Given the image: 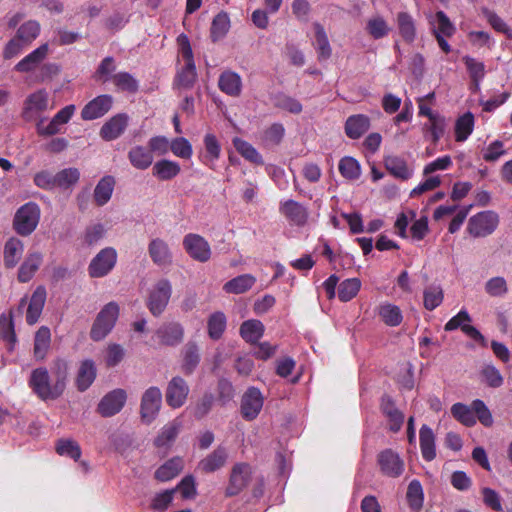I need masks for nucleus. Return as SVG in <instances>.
Listing matches in <instances>:
<instances>
[{"label": "nucleus", "mask_w": 512, "mask_h": 512, "mask_svg": "<svg viewBox=\"0 0 512 512\" xmlns=\"http://www.w3.org/2000/svg\"><path fill=\"white\" fill-rule=\"evenodd\" d=\"M58 366V371L53 381L45 368H37L31 373L29 384L42 400L56 399L65 389L66 365L59 362Z\"/></svg>", "instance_id": "obj_1"}, {"label": "nucleus", "mask_w": 512, "mask_h": 512, "mask_svg": "<svg viewBox=\"0 0 512 512\" xmlns=\"http://www.w3.org/2000/svg\"><path fill=\"white\" fill-rule=\"evenodd\" d=\"M177 45L179 48V57L184 62L183 67L177 72L174 80V85L177 88L189 89L191 88L197 77L193 52L190 45L189 38L185 34H180L177 37Z\"/></svg>", "instance_id": "obj_2"}, {"label": "nucleus", "mask_w": 512, "mask_h": 512, "mask_svg": "<svg viewBox=\"0 0 512 512\" xmlns=\"http://www.w3.org/2000/svg\"><path fill=\"white\" fill-rule=\"evenodd\" d=\"M40 216L39 205L35 202H27L16 210L13 218V229L21 236H29L36 230Z\"/></svg>", "instance_id": "obj_3"}, {"label": "nucleus", "mask_w": 512, "mask_h": 512, "mask_svg": "<svg viewBox=\"0 0 512 512\" xmlns=\"http://www.w3.org/2000/svg\"><path fill=\"white\" fill-rule=\"evenodd\" d=\"M119 305L111 301L104 305L97 314L90 331V337L94 341L103 340L114 328L119 317Z\"/></svg>", "instance_id": "obj_4"}, {"label": "nucleus", "mask_w": 512, "mask_h": 512, "mask_svg": "<svg viewBox=\"0 0 512 512\" xmlns=\"http://www.w3.org/2000/svg\"><path fill=\"white\" fill-rule=\"evenodd\" d=\"M499 215L491 210H486L473 215L467 225L468 233L475 238L491 235L499 225Z\"/></svg>", "instance_id": "obj_5"}, {"label": "nucleus", "mask_w": 512, "mask_h": 512, "mask_svg": "<svg viewBox=\"0 0 512 512\" xmlns=\"http://www.w3.org/2000/svg\"><path fill=\"white\" fill-rule=\"evenodd\" d=\"M118 254L115 248L101 249L91 260L88 273L92 278H101L108 275L117 263Z\"/></svg>", "instance_id": "obj_6"}, {"label": "nucleus", "mask_w": 512, "mask_h": 512, "mask_svg": "<svg viewBox=\"0 0 512 512\" xmlns=\"http://www.w3.org/2000/svg\"><path fill=\"white\" fill-rule=\"evenodd\" d=\"M75 112L74 105H67L58 111L54 117L46 123L44 118L36 124L37 133L40 136H52L61 132L62 127L69 122Z\"/></svg>", "instance_id": "obj_7"}, {"label": "nucleus", "mask_w": 512, "mask_h": 512, "mask_svg": "<svg viewBox=\"0 0 512 512\" xmlns=\"http://www.w3.org/2000/svg\"><path fill=\"white\" fill-rule=\"evenodd\" d=\"M172 293V286L169 280H159L150 290L148 298V308L150 312L158 316L166 308Z\"/></svg>", "instance_id": "obj_8"}, {"label": "nucleus", "mask_w": 512, "mask_h": 512, "mask_svg": "<svg viewBox=\"0 0 512 512\" xmlns=\"http://www.w3.org/2000/svg\"><path fill=\"white\" fill-rule=\"evenodd\" d=\"M49 109V94L39 89L27 96L23 103L22 116L25 120H34L38 115Z\"/></svg>", "instance_id": "obj_9"}, {"label": "nucleus", "mask_w": 512, "mask_h": 512, "mask_svg": "<svg viewBox=\"0 0 512 512\" xmlns=\"http://www.w3.org/2000/svg\"><path fill=\"white\" fill-rule=\"evenodd\" d=\"M162 406V392L158 387H149L142 395L140 413L146 423H151Z\"/></svg>", "instance_id": "obj_10"}, {"label": "nucleus", "mask_w": 512, "mask_h": 512, "mask_svg": "<svg viewBox=\"0 0 512 512\" xmlns=\"http://www.w3.org/2000/svg\"><path fill=\"white\" fill-rule=\"evenodd\" d=\"M252 478V468L246 463H236L231 470L226 488L227 496H235L243 491Z\"/></svg>", "instance_id": "obj_11"}, {"label": "nucleus", "mask_w": 512, "mask_h": 512, "mask_svg": "<svg viewBox=\"0 0 512 512\" xmlns=\"http://www.w3.org/2000/svg\"><path fill=\"white\" fill-rule=\"evenodd\" d=\"M126 400L127 393L124 389H114L100 400L97 411L103 417L114 416L122 410Z\"/></svg>", "instance_id": "obj_12"}, {"label": "nucleus", "mask_w": 512, "mask_h": 512, "mask_svg": "<svg viewBox=\"0 0 512 512\" xmlns=\"http://www.w3.org/2000/svg\"><path fill=\"white\" fill-rule=\"evenodd\" d=\"M183 246L189 256L198 262L205 263L211 257L209 243L198 234H187L183 239Z\"/></svg>", "instance_id": "obj_13"}, {"label": "nucleus", "mask_w": 512, "mask_h": 512, "mask_svg": "<svg viewBox=\"0 0 512 512\" xmlns=\"http://www.w3.org/2000/svg\"><path fill=\"white\" fill-rule=\"evenodd\" d=\"M189 386L186 381L179 377H173L167 384L165 398L166 403L173 409L182 407L188 397Z\"/></svg>", "instance_id": "obj_14"}, {"label": "nucleus", "mask_w": 512, "mask_h": 512, "mask_svg": "<svg viewBox=\"0 0 512 512\" xmlns=\"http://www.w3.org/2000/svg\"><path fill=\"white\" fill-rule=\"evenodd\" d=\"M264 398L259 389L251 387L243 395L241 400V414L244 419L254 420L260 413Z\"/></svg>", "instance_id": "obj_15"}, {"label": "nucleus", "mask_w": 512, "mask_h": 512, "mask_svg": "<svg viewBox=\"0 0 512 512\" xmlns=\"http://www.w3.org/2000/svg\"><path fill=\"white\" fill-rule=\"evenodd\" d=\"M148 254L158 267H169L173 262V253L168 243L161 238H154L149 242Z\"/></svg>", "instance_id": "obj_16"}, {"label": "nucleus", "mask_w": 512, "mask_h": 512, "mask_svg": "<svg viewBox=\"0 0 512 512\" xmlns=\"http://www.w3.org/2000/svg\"><path fill=\"white\" fill-rule=\"evenodd\" d=\"M378 464L381 472L388 477H399L404 471V461L391 449H386L378 455Z\"/></svg>", "instance_id": "obj_17"}, {"label": "nucleus", "mask_w": 512, "mask_h": 512, "mask_svg": "<svg viewBox=\"0 0 512 512\" xmlns=\"http://www.w3.org/2000/svg\"><path fill=\"white\" fill-rule=\"evenodd\" d=\"M280 213L292 224L303 226L308 219L307 208L292 199L280 203Z\"/></svg>", "instance_id": "obj_18"}, {"label": "nucleus", "mask_w": 512, "mask_h": 512, "mask_svg": "<svg viewBox=\"0 0 512 512\" xmlns=\"http://www.w3.org/2000/svg\"><path fill=\"white\" fill-rule=\"evenodd\" d=\"M49 52L48 44H42L15 65V70L20 73L35 71L46 59Z\"/></svg>", "instance_id": "obj_19"}, {"label": "nucleus", "mask_w": 512, "mask_h": 512, "mask_svg": "<svg viewBox=\"0 0 512 512\" xmlns=\"http://www.w3.org/2000/svg\"><path fill=\"white\" fill-rule=\"evenodd\" d=\"M112 107V97L101 95L90 101L82 109L81 117L84 120H94L105 115Z\"/></svg>", "instance_id": "obj_20"}, {"label": "nucleus", "mask_w": 512, "mask_h": 512, "mask_svg": "<svg viewBox=\"0 0 512 512\" xmlns=\"http://www.w3.org/2000/svg\"><path fill=\"white\" fill-rule=\"evenodd\" d=\"M156 335L163 345L176 346L183 341L184 329L177 322L166 323L158 328Z\"/></svg>", "instance_id": "obj_21"}, {"label": "nucleus", "mask_w": 512, "mask_h": 512, "mask_svg": "<svg viewBox=\"0 0 512 512\" xmlns=\"http://www.w3.org/2000/svg\"><path fill=\"white\" fill-rule=\"evenodd\" d=\"M218 87L223 93L231 97H238L242 92V78L238 73L226 70L219 76Z\"/></svg>", "instance_id": "obj_22"}, {"label": "nucleus", "mask_w": 512, "mask_h": 512, "mask_svg": "<svg viewBox=\"0 0 512 512\" xmlns=\"http://www.w3.org/2000/svg\"><path fill=\"white\" fill-rule=\"evenodd\" d=\"M46 301V289L43 286H38L29 301L26 312V322L29 325H34L40 318L44 304Z\"/></svg>", "instance_id": "obj_23"}, {"label": "nucleus", "mask_w": 512, "mask_h": 512, "mask_svg": "<svg viewBox=\"0 0 512 512\" xmlns=\"http://www.w3.org/2000/svg\"><path fill=\"white\" fill-rule=\"evenodd\" d=\"M43 262L40 252H29L18 270V280L22 283L29 282Z\"/></svg>", "instance_id": "obj_24"}, {"label": "nucleus", "mask_w": 512, "mask_h": 512, "mask_svg": "<svg viewBox=\"0 0 512 512\" xmlns=\"http://www.w3.org/2000/svg\"><path fill=\"white\" fill-rule=\"evenodd\" d=\"M128 125V116L126 114H117L107 121L100 130V136L111 141L118 138Z\"/></svg>", "instance_id": "obj_25"}, {"label": "nucleus", "mask_w": 512, "mask_h": 512, "mask_svg": "<svg viewBox=\"0 0 512 512\" xmlns=\"http://www.w3.org/2000/svg\"><path fill=\"white\" fill-rule=\"evenodd\" d=\"M227 459V449L219 446L199 462L198 468L205 473H212L222 468Z\"/></svg>", "instance_id": "obj_26"}, {"label": "nucleus", "mask_w": 512, "mask_h": 512, "mask_svg": "<svg viewBox=\"0 0 512 512\" xmlns=\"http://www.w3.org/2000/svg\"><path fill=\"white\" fill-rule=\"evenodd\" d=\"M381 410L389 422V428L393 432L401 429L404 423V415L396 407L392 399L384 396L381 400Z\"/></svg>", "instance_id": "obj_27"}, {"label": "nucleus", "mask_w": 512, "mask_h": 512, "mask_svg": "<svg viewBox=\"0 0 512 512\" xmlns=\"http://www.w3.org/2000/svg\"><path fill=\"white\" fill-rule=\"evenodd\" d=\"M369 128L370 119L363 114L352 115L345 122V134L350 139L360 138Z\"/></svg>", "instance_id": "obj_28"}, {"label": "nucleus", "mask_w": 512, "mask_h": 512, "mask_svg": "<svg viewBox=\"0 0 512 512\" xmlns=\"http://www.w3.org/2000/svg\"><path fill=\"white\" fill-rule=\"evenodd\" d=\"M115 183V178L110 175H106L98 181L93 192V198L96 205L104 206L110 201Z\"/></svg>", "instance_id": "obj_29"}, {"label": "nucleus", "mask_w": 512, "mask_h": 512, "mask_svg": "<svg viewBox=\"0 0 512 512\" xmlns=\"http://www.w3.org/2000/svg\"><path fill=\"white\" fill-rule=\"evenodd\" d=\"M204 147L205 152L201 155V161L209 168L214 169L216 161L219 159L221 154V146L216 136L212 133H207L204 136Z\"/></svg>", "instance_id": "obj_30"}, {"label": "nucleus", "mask_w": 512, "mask_h": 512, "mask_svg": "<svg viewBox=\"0 0 512 512\" xmlns=\"http://www.w3.org/2000/svg\"><path fill=\"white\" fill-rule=\"evenodd\" d=\"M314 39L313 46L318 53L320 60H327L332 55V48L329 43V39L324 27L320 23L313 24Z\"/></svg>", "instance_id": "obj_31"}, {"label": "nucleus", "mask_w": 512, "mask_h": 512, "mask_svg": "<svg viewBox=\"0 0 512 512\" xmlns=\"http://www.w3.org/2000/svg\"><path fill=\"white\" fill-rule=\"evenodd\" d=\"M128 159L134 168L146 170L152 165L154 156L151 154L149 148L147 149L144 146L136 145L129 150Z\"/></svg>", "instance_id": "obj_32"}, {"label": "nucleus", "mask_w": 512, "mask_h": 512, "mask_svg": "<svg viewBox=\"0 0 512 512\" xmlns=\"http://www.w3.org/2000/svg\"><path fill=\"white\" fill-rule=\"evenodd\" d=\"M24 252L23 242L16 238H9L4 245V264L7 268H13L17 265Z\"/></svg>", "instance_id": "obj_33"}, {"label": "nucleus", "mask_w": 512, "mask_h": 512, "mask_svg": "<svg viewBox=\"0 0 512 512\" xmlns=\"http://www.w3.org/2000/svg\"><path fill=\"white\" fill-rule=\"evenodd\" d=\"M378 315L387 326L397 327L403 321V314L399 306L383 302L378 306Z\"/></svg>", "instance_id": "obj_34"}, {"label": "nucleus", "mask_w": 512, "mask_h": 512, "mask_svg": "<svg viewBox=\"0 0 512 512\" xmlns=\"http://www.w3.org/2000/svg\"><path fill=\"white\" fill-rule=\"evenodd\" d=\"M428 21L432 26L434 35L441 33V35L451 37L455 33V26L443 11H438L434 15L429 14Z\"/></svg>", "instance_id": "obj_35"}, {"label": "nucleus", "mask_w": 512, "mask_h": 512, "mask_svg": "<svg viewBox=\"0 0 512 512\" xmlns=\"http://www.w3.org/2000/svg\"><path fill=\"white\" fill-rule=\"evenodd\" d=\"M385 167L394 177L401 180H408L413 175V169L404 159L397 156L385 158Z\"/></svg>", "instance_id": "obj_36"}, {"label": "nucleus", "mask_w": 512, "mask_h": 512, "mask_svg": "<svg viewBox=\"0 0 512 512\" xmlns=\"http://www.w3.org/2000/svg\"><path fill=\"white\" fill-rule=\"evenodd\" d=\"M397 26L403 40L412 43L416 39V25L413 17L407 12L397 14Z\"/></svg>", "instance_id": "obj_37"}, {"label": "nucleus", "mask_w": 512, "mask_h": 512, "mask_svg": "<svg viewBox=\"0 0 512 512\" xmlns=\"http://www.w3.org/2000/svg\"><path fill=\"white\" fill-rule=\"evenodd\" d=\"M152 171L156 178L167 181L176 177L180 173L181 168L177 162L163 159L154 164Z\"/></svg>", "instance_id": "obj_38"}, {"label": "nucleus", "mask_w": 512, "mask_h": 512, "mask_svg": "<svg viewBox=\"0 0 512 512\" xmlns=\"http://www.w3.org/2000/svg\"><path fill=\"white\" fill-rule=\"evenodd\" d=\"M255 282L256 278L254 276L251 274H243L226 282L223 286V290L230 294H241L251 289Z\"/></svg>", "instance_id": "obj_39"}, {"label": "nucleus", "mask_w": 512, "mask_h": 512, "mask_svg": "<svg viewBox=\"0 0 512 512\" xmlns=\"http://www.w3.org/2000/svg\"><path fill=\"white\" fill-rule=\"evenodd\" d=\"M51 332L46 326H41L34 338V356L38 360H43L50 348Z\"/></svg>", "instance_id": "obj_40"}, {"label": "nucleus", "mask_w": 512, "mask_h": 512, "mask_svg": "<svg viewBox=\"0 0 512 512\" xmlns=\"http://www.w3.org/2000/svg\"><path fill=\"white\" fill-rule=\"evenodd\" d=\"M420 448L425 460L432 461L436 457L435 436L427 425H423L420 429Z\"/></svg>", "instance_id": "obj_41"}, {"label": "nucleus", "mask_w": 512, "mask_h": 512, "mask_svg": "<svg viewBox=\"0 0 512 512\" xmlns=\"http://www.w3.org/2000/svg\"><path fill=\"white\" fill-rule=\"evenodd\" d=\"M183 465L184 462L182 458H172L157 469L155 477L162 482L169 481L179 474L183 469Z\"/></svg>", "instance_id": "obj_42"}, {"label": "nucleus", "mask_w": 512, "mask_h": 512, "mask_svg": "<svg viewBox=\"0 0 512 512\" xmlns=\"http://www.w3.org/2000/svg\"><path fill=\"white\" fill-rule=\"evenodd\" d=\"M444 299V291L439 284H431L423 291V306L429 311L439 307Z\"/></svg>", "instance_id": "obj_43"}, {"label": "nucleus", "mask_w": 512, "mask_h": 512, "mask_svg": "<svg viewBox=\"0 0 512 512\" xmlns=\"http://www.w3.org/2000/svg\"><path fill=\"white\" fill-rule=\"evenodd\" d=\"M474 129V116L471 112H466L457 118L455 122V140L464 142L472 134Z\"/></svg>", "instance_id": "obj_44"}, {"label": "nucleus", "mask_w": 512, "mask_h": 512, "mask_svg": "<svg viewBox=\"0 0 512 512\" xmlns=\"http://www.w3.org/2000/svg\"><path fill=\"white\" fill-rule=\"evenodd\" d=\"M96 367L93 361L85 360L81 363L76 383L80 391H85L95 380Z\"/></svg>", "instance_id": "obj_45"}, {"label": "nucleus", "mask_w": 512, "mask_h": 512, "mask_svg": "<svg viewBox=\"0 0 512 512\" xmlns=\"http://www.w3.org/2000/svg\"><path fill=\"white\" fill-rule=\"evenodd\" d=\"M388 22L381 15H374L367 20L366 31L373 39H381L390 33Z\"/></svg>", "instance_id": "obj_46"}, {"label": "nucleus", "mask_w": 512, "mask_h": 512, "mask_svg": "<svg viewBox=\"0 0 512 512\" xmlns=\"http://www.w3.org/2000/svg\"><path fill=\"white\" fill-rule=\"evenodd\" d=\"M446 119L442 115L432 117L423 125V132L425 135L429 134L431 141L436 144L444 135L446 130Z\"/></svg>", "instance_id": "obj_47"}, {"label": "nucleus", "mask_w": 512, "mask_h": 512, "mask_svg": "<svg viewBox=\"0 0 512 512\" xmlns=\"http://www.w3.org/2000/svg\"><path fill=\"white\" fill-rule=\"evenodd\" d=\"M0 339L6 343L9 350L14 348L16 334L11 313L0 315Z\"/></svg>", "instance_id": "obj_48"}, {"label": "nucleus", "mask_w": 512, "mask_h": 512, "mask_svg": "<svg viewBox=\"0 0 512 512\" xmlns=\"http://www.w3.org/2000/svg\"><path fill=\"white\" fill-rule=\"evenodd\" d=\"M264 326L261 321L251 319L242 323L240 327V335L250 343L257 342L263 335Z\"/></svg>", "instance_id": "obj_49"}, {"label": "nucleus", "mask_w": 512, "mask_h": 512, "mask_svg": "<svg viewBox=\"0 0 512 512\" xmlns=\"http://www.w3.org/2000/svg\"><path fill=\"white\" fill-rule=\"evenodd\" d=\"M227 319L224 313L217 311L212 313L207 320L208 335L213 340H218L225 332Z\"/></svg>", "instance_id": "obj_50"}, {"label": "nucleus", "mask_w": 512, "mask_h": 512, "mask_svg": "<svg viewBox=\"0 0 512 512\" xmlns=\"http://www.w3.org/2000/svg\"><path fill=\"white\" fill-rule=\"evenodd\" d=\"M452 416L461 424L471 427L476 424V417L474 415L473 406H468L463 403H455L451 407Z\"/></svg>", "instance_id": "obj_51"}, {"label": "nucleus", "mask_w": 512, "mask_h": 512, "mask_svg": "<svg viewBox=\"0 0 512 512\" xmlns=\"http://www.w3.org/2000/svg\"><path fill=\"white\" fill-rule=\"evenodd\" d=\"M180 427L181 423L176 420L166 424L155 439V445L157 447H168L176 439Z\"/></svg>", "instance_id": "obj_52"}, {"label": "nucleus", "mask_w": 512, "mask_h": 512, "mask_svg": "<svg viewBox=\"0 0 512 512\" xmlns=\"http://www.w3.org/2000/svg\"><path fill=\"white\" fill-rule=\"evenodd\" d=\"M338 169L340 174L348 180H357L361 175L359 162L350 156H345L339 161Z\"/></svg>", "instance_id": "obj_53"}, {"label": "nucleus", "mask_w": 512, "mask_h": 512, "mask_svg": "<svg viewBox=\"0 0 512 512\" xmlns=\"http://www.w3.org/2000/svg\"><path fill=\"white\" fill-rule=\"evenodd\" d=\"M230 29V18L227 13L220 12L217 14L211 25V38L212 40L218 41L219 39L223 38Z\"/></svg>", "instance_id": "obj_54"}, {"label": "nucleus", "mask_w": 512, "mask_h": 512, "mask_svg": "<svg viewBox=\"0 0 512 512\" xmlns=\"http://www.w3.org/2000/svg\"><path fill=\"white\" fill-rule=\"evenodd\" d=\"M233 145L237 152L241 154L246 160L258 165L263 164L262 156L250 143L240 138H234Z\"/></svg>", "instance_id": "obj_55"}, {"label": "nucleus", "mask_w": 512, "mask_h": 512, "mask_svg": "<svg viewBox=\"0 0 512 512\" xmlns=\"http://www.w3.org/2000/svg\"><path fill=\"white\" fill-rule=\"evenodd\" d=\"M361 288V281L358 278H349L342 281L338 286V297L342 302L353 299Z\"/></svg>", "instance_id": "obj_56"}, {"label": "nucleus", "mask_w": 512, "mask_h": 512, "mask_svg": "<svg viewBox=\"0 0 512 512\" xmlns=\"http://www.w3.org/2000/svg\"><path fill=\"white\" fill-rule=\"evenodd\" d=\"M199 363V353L196 344L188 343L183 350L182 370L185 374H191Z\"/></svg>", "instance_id": "obj_57"}, {"label": "nucleus", "mask_w": 512, "mask_h": 512, "mask_svg": "<svg viewBox=\"0 0 512 512\" xmlns=\"http://www.w3.org/2000/svg\"><path fill=\"white\" fill-rule=\"evenodd\" d=\"M485 292L491 297H504L508 293V284L504 277L496 276L486 281Z\"/></svg>", "instance_id": "obj_58"}, {"label": "nucleus", "mask_w": 512, "mask_h": 512, "mask_svg": "<svg viewBox=\"0 0 512 512\" xmlns=\"http://www.w3.org/2000/svg\"><path fill=\"white\" fill-rule=\"evenodd\" d=\"M39 33V23L29 20L19 27L16 36H18L26 45H29L38 37Z\"/></svg>", "instance_id": "obj_59"}, {"label": "nucleus", "mask_w": 512, "mask_h": 512, "mask_svg": "<svg viewBox=\"0 0 512 512\" xmlns=\"http://www.w3.org/2000/svg\"><path fill=\"white\" fill-rule=\"evenodd\" d=\"M56 187L67 189L76 184L80 178L77 168H66L55 174Z\"/></svg>", "instance_id": "obj_60"}, {"label": "nucleus", "mask_w": 512, "mask_h": 512, "mask_svg": "<svg viewBox=\"0 0 512 512\" xmlns=\"http://www.w3.org/2000/svg\"><path fill=\"white\" fill-rule=\"evenodd\" d=\"M483 381L492 388H498L503 385L504 378L500 371L492 364L483 366L481 370Z\"/></svg>", "instance_id": "obj_61"}, {"label": "nucleus", "mask_w": 512, "mask_h": 512, "mask_svg": "<svg viewBox=\"0 0 512 512\" xmlns=\"http://www.w3.org/2000/svg\"><path fill=\"white\" fill-rule=\"evenodd\" d=\"M171 152L179 158L190 159L193 154L192 145L184 137H178L170 141Z\"/></svg>", "instance_id": "obj_62"}, {"label": "nucleus", "mask_w": 512, "mask_h": 512, "mask_svg": "<svg viewBox=\"0 0 512 512\" xmlns=\"http://www.w3.org/2000/svg\"><path fill=\"white\" fill-rule=\"evenodd\" d=\"M56 451L61 456L69 457L77 461L81 456V449L79 445L69 439L59 440L56 446Z\"/></svg>", "instance_id": "obj_63"}, {"label": "nucleus", "mask_w": 512, "mask_h": 512, "mask_svg": "<svg viewBox=\"0 0 512 512\" xmlns=\"http://www.w3.org/2000/svg\"><path fill=\"white\" fill-rule=\"evenodd\" d=\"M175 490H165L156 494L151 501V509L154 512H165L173 501Z\"/></svg>", "instance_id": "obj_64"}]
</instances>
